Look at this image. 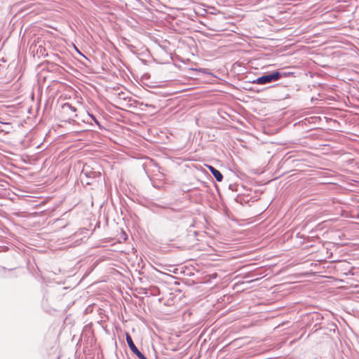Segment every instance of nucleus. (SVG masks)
<instances>
[{
  "instance_id": "nucleus-4",
  "label": "nucleus",
  "mask_w": 359,
  "mask_h": 359,
  "mask_svg": "<svg viewBox=\"0 0 359 359\" xmlns=\"http://www.w3.org/2000/svg\"><path fill=\"white\" fill-rule=\"evenodd\" d=\"M81 173L89 178H95L98 175V172L90 170V166L87 165L83 166Z\"/></svg>"
},
{
  "instance_id": "nucleus-5",
  "label": "nucleus",
  "mask_w": 359,
  "mask_h": 359,
  "mask_svg": "<svg viewBox=\"0 0 359 359\" xmlns=\"http://www.w3.org/2000/svg\"><path fill=\"white\" fill-rule=\"evenodd\" d=\"M208 169L210 170V172L212 173V175L214 176V177L215 178V180L217 182H222V181L223 175L220 172V171H219L218 170H217L216 168H215L212 165H208Z\"/></svg>"
},
{
  "instance_id": "nucleus-3",
  "label": "nucleus",
  "mask_w": 359,
  "mask_h": 359,
  "mask_svg": "<svg viewBox=\"0 0 359 359\" xmlns=\"http://www.w3.org/2000/svg\"><path fill=\"white\" fill-rule=\"evenodd\" d=\"M62 112L67 116H69V118H72L74 117H76L77 114H76V107H73L69 103H65L62 106Z\"/></svg>"
},
{
  "instance_id": "nucleus-7",
  "label": "nucleus",
  "mask_w": 359,
  "mask_h": 359,
  "mask_svg": "<svg viewBox=\"0 0 359 359\" xmlns=\"http://www.w3.org/2000/svg\"><path fill=\"white\" fill-rule=\"evenodd\" d=\"M203 72L204 73H208V69H203Z\"/></svg>"
},
{
  "instance_id": "nucleus-6",
  "label": "nucleus",
  "mask_w": 359,
  "mask_h": 359,
  "mask_svg": "<svg viewBox=\"0 0 359 359\" xmlns=\"http://www.w3.org/2000/svg\"><path fill=\"white\" fill-rule=\"evenodd\" d=\"M88 114L92 118V120L96 123V125H97L99 126L100 128H102V126H101L100 123L99 122V121L96 118V117L94 115L90 114Z\"/></svg>"
},
{
  "instance_id": "nucleus-1",
  "label": "nucleus",
  "mask_w": 359,
  "mask_h": 359,
  "mask_svg": "<svg viewBox=\"0 0 359 359\" xmlns=\"http://www.w3.org/2000/svg\"><path fill=\"white\" fill-rule=\"evenodd\" d=\"M287 76L286 73L282 72L280 71H276L271 74H264L257 79L252 81L253 83H257L259 85H264L266 83H269L273 81H278L282 77H285Z\"/></svg>"
},
{
  "instance_id": "nucleus-2",
  "label": "nucleus",
  "mask_w": 359,
  "mask_h": 359,
  "mask_svg": "<svg viewBox=\"0 0 359 359\" xmlns=\"http://www.w3.org/2000/svg\"><path fill=\"white\" fill-rule=\"evenodd\" d=\"M126 341L130 349V351L139 358V359H147L144 354H142L139 349L135 345L131 336L129 334L126 335Z\"/></svg>"
}]
</instances>
